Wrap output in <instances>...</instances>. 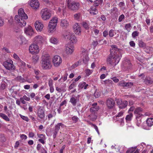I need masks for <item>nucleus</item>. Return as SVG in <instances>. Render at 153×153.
<instances>
[{"label":"nucleus","mask_w":153,"mask_h":153,"mask_svg":"<svg viewBox=\"0 0 153 153\" xmlns=\"http://www.w3.org/2000/svg\"><path fill=\"white\" fill-rule=\"evenodd\" d=\"M106 103L107 107L109 109H112L114 105L115 101L112 98H108L107 100Z\"/></svg>","instance_id":"nucleus-15"},{"label":"nucleus","mask_w":153,"mask_h":153,"mask_svg":"<svg viewBox=\"0 0 153 153\" xmlns=\"http://www.w3.org/2000/svg\"><path fill=\"white\" fill-rule=\"evenodd\" d=\"M68 39L71 41L73 43H76L77 41L76 37L73 34L71 35Z\"/></svg>","instance_id":"nucleus-29"},{"label":"nucleus","mask_w":153,"mask_h":153,"mask_svg":"<svg viewBox=\"0 0 153 153\" xmlns=\"http://www.w3.org/2000/svg\"><path fill=\"white\" fill-rule=\"evenodd\" d=\"M24 99L27 101H29L30 100V99L29 97H27L26 95H24L22 97Z\"/></svg>","instance_id":"nucleus-62"},{"label":"nucleus","mask_w":153,"mask_h":153,"mask_svg":"<svg viewBox=\"0 0 153 153\" xmlns=\"http://www.w3.org/2000/svg\"><path fill=\"white\" fill-rule=\"evenodd\" d=\"M131 25L130 23H127L125 25V28L129 32L131 29Z\"/></svg>","instance_id":"nucleus-35"},{"label":"nucleus","mask_w":153,"mask_h":153,"mask_svg":"<svg viewBox=\"0 0 153 153\" xmlns=\"http://www.w3.org/2000/svg\"><path fill=\"white\" fill-rule=\"evenodd\" d=\"M69 25L68 22L66 19H61L60 25V26L64 28H66Z\"/></svg>","instance_id":"nucleus-21"},{"label":"nucleus","mask_w":153,"mask_h":153,"mask_svg":"<svg viewBox=\"0 0 153 153\" xmlns=\"http://www.w3.org/2000/svg\"><path fill=\"white\" fill-rule=\"evenodd\" d=\"M101 83L102 84H104L105 85H107L109 84H111L113 83V82L111 80L108 79L106 80L105 81H102Z\"/></svg>","instance_id":"nucleus-37"},{"label":"nucleus","mask_w":153,"mask_h":153,"mask_svg":"<svg viewBox=\"0 0 153 153\" xmlns=\"http://www.w3.org/2000/svg\"><path fill=\"white\" fill-rule=\"evenodd\" d=\"M99 109V106H93L90 108V111L91 113H95Z\"/></svg>","instance_id":"nucleus-25"},{"label":"nucleus","mask_w":153,"mask_h":153,"mask_svg":"<svg viewBox=\"0 0 153 153\" xmlns=\"http://www.w3.org/2000/svg\"><path fill=\"white\" fill-rule=\"evenodd\" d=\"M38 137L40 138L39 139H45V136L42 134H37Z\"/></svg>","instance_id":"nucleus-58"},{"label":"nucleus","mask_w":153,"mask_h":153,"mask_svg":"<svg viewBox=\"0 0 153 153\" xmlns=\"http://www.w3.org/2000/svg\"><path fill=\"white\" fill-rule=\"evenodd\" d=\"M0 117L6 121H9L10 120L6 114L3 113H0Z\"/></svg>","instance_id":"nucleus-27"},{"label":"nucleus","mask_w":153,"mask_h":153,"mask_svg":"<svg viewBox=\"0 0 153 153\" xmlns=\"http://www.w3.org/2000/svg\"><path fill=\"white\" fill-rule=\"evenodd\" d=\"M18 12L19 16L16 15L15 16V20L21 27H24L26 24V22L25 20L27 19L28 17L22 8L19 9Z\"/></svg>","instance_id":"nucleus-2"},{"label":"nucleus","mask_w":153,"mask_h":153,"mask_svg":"<svg viewBox=\"0 0 153 153\" xmlns=\"http://www.w3.org/2000/svg\"><path fill=\"white\" fill-rule=\"evenodd\" d=\"M119 86H122V87H126V82H124L123 81L120 82L119 83Z\"/></svg>","instance_id":"nucleus-57"},{"label":"nucleus","mask_w":153,"mask_h":153,"mask_svg":"<svg viewBox=\"0 0 153 153\" xmlns=\"http://www.w3.org/2000/svg\"><path fill=\"white\" fill-rule=\"evenodd\" d=\"M103 41V39H100V40H99L98 41V42H99V43H100V45H102V44H106L107 43V42L105 40H104V41Z\"/></svg>","instance_id":"nucleus-52"},{"label":"nucleus","mask_w":153,"mask_h":153,"mask_svg":"<svg viewBox=\"0 0 153 153\" xmlns=\"http://www.w3.org/2000/svg\"><path fill=\"white\" fill-rule=\"evenodd\" d=\"M73 28L74 33L78 35H80L81 32V28L77 23H75L73 27Z\"/></svg>","instance_id":"nucleus-13"},{"label":"nucleus","mask_w":153,"mask_h":153,"mask_svg":"<svg viewBox=\"0 0 153 153\" xmlns=\"http://www.w3.org/2000/svg\"><path fill=\"white\" fill-rule=\"evenodd\" d=\"M62 59L60 56L56 55L53 57V62L55 66L57 67L59 66L62 63Z\"/></svg>","instance_id":"nucleus-11"},{"label":"nucleus","mask_w":153,"mask_h":153,"mask_svg":"<svg viewBox=\"0 0 153 153\" xmlns=\"http://www.w3.org/2000/svg\"><path fill=\"white\" fill-rule=\"evenodd\" d=\"M85 84V82H80L78 85V87L79 88V89H82V88H84V86Z\"/></svg>","instance_id":"nucleus-44"},{"label":"nucleus","mask_w":153,"mask_h":153,"mask_svg":"<svg viewBox=\"0 0 153 153\" xmlns=\"http://www.w3.org/2000/svg\"><path fill=\"white\" fill-rule=\"evenodd\" d=\"M79 96L78 95L77 97L75 95H72L71 97L69 102H70L74 106L76 105L77 102L79 101Z\"/></svg>","instance_id":"nucleus-14"},{"label":"nucleus","mask_w":153,"mask_h":153,"mask_svg":"<svg viewBox=\"0 0 153 153\" xmlns=\"http://www.w3.org/2000/svg\"><path fill=\"white\" fill-rule=\"evenodd\" d=\"M50 41L51 43L53 44H56L58 42L57 39L54 37L51 38Z\"/></svg>","instance_id":"nucleus-38"},{"label":"nucleus","mask_w":153,"mask_h":153,"mask_svg":"<svg viewBox=\"0 0 153 153\" xmlns=\"http://www.w3.org/2000/svg\"><path fill=\"white\" fill-rule=\"evenodd\" d=\"M103 36L104 37H106L108 35V33L107 30H105L103 32Z\"/></svg>","instance_id":"nucleus-59"},{"label":"nucleus","mask_w":153,"mask_h":153,"mask_svg":"<svg viewBox=\"0 0 153 153\" xmlns=\"http://www.w3.org/2000/svg\"><path fill=\"white\" fill-rule=\"evenodd\" d=\"M60 126L62 128H63L64 125L62 123H59L56 124L55 127L53 128V137L54 139L56 138L57 134L60 128Z\"/></svg>","instance_id":"nucleus-8"},{"label":"nucleus","mask_w":153,"mask_h":153,"mask_svg":"<svg viewBox=\"0 0 153 153\" xmlns=\"http://www.w3.org/2000/svg\"><path fill=\"white\" fill-rule=\"evenodd\" d=\"M16 80L21 83H23L26 81L24 78L21 76H18L17 77Z\"/></svg>","instance_id":"nucleus-31"},{"label":"nucleus","mask_w":153,"mask_h":153,"mask_svg":"<svg viewBox=\"0 0 153 153\" xmlns=\"http://www.w3.org/2000/svg\"><path fill=\"white\" fill-rule=\"evenodd\" d=\"M19 62L21 66H22L23 67H25L26 65L25 62H23L21 59L19 61Z\"/></svg>","instance_id":"nucleus-63"},{"label":"nucleus","mask_w":153,"mask_h":153,"mask_svg":"<svg viewBox=\"0 0 153 153\" xmlns=\"http://www.w3.org/2000/svg\"><path fill=\"white\" fill-rule=\"evenodd\" d=\"M13 57L15 59L18 60L19 61L21 59L19 56L15 53L13 54Z\"/></svg>","instance_id":"nucleus-56"},{"label":"nucleus","mask_w":153,"mask_h":153,"mask_svg":"<svg viewBox=\"0 0 153 153\" xmlns=\"http://www.w3.org/2000/svg\"><path fill=\"white\" fill-rule=\"evenodd\" d=\"M124 19L125 16L123 14H122L119 16L118 20L119 22H121L123 20H124Z\"/></svg>","instance_id":"nucleus-48"},{"label":"nucleus","mask_w":153,"mask_h":153,"mask_svg":"<svg viewBox=\"0 0 153 153\" xmlns=\"http://www.w3.org/2000/svg\"><path fill=\"white\" fill-rule=\"evenodd\" d=\"M90 124L91 126L93 127L95 129L98 134L99 135H100V132L99 131L98 127L95 124H93L92 123H91Z\"/></svg>","instance_id":"nucleus-41"},{"label":"nucleus","mask_w":153,"mask_h":153,"mask_svg":"<svg viewBox=\"0 0 153 153\" xmlns=\"http://www.w3.org/2000/svg\"><path fill=\"white\" fill-rule=\"evenodd\" d=\"M41 66L44 70H48L52 67L51 62L48 55H44L42 56Z\"/></svg>","instance_id":"nucleus-3"},{"label":"nucleus","mask_w":153,"mask_h":153,"mask_svg":"<svg viewBox=\"0 0 153 153\" xmlns=\"http://www.w3.org/2000/svg\"><path fill=\"white\" fill-rule=\"evenodd\" d=\"M110 13L115 16H117L119 14L118 9L116 7L113 8L110 10Z\"/></svg>","instance_id":"nucleus-23"},{"label":"nucleus","mask_w":153,"mask_h":153,"mask_svg":"<svg viewBox=\"0 0 153 153\" xmlns=\"http://www.w3.org/2000/svg\"><path fill=\"white\" fill-rule=\"evenodd\" d=\"M21 117L23 120L28 122L29 121V119L27 117H25L22 115H20Z\"/></svg>","instance_id":"nucleus-53"},{"label":"nucleus","mask_w":153,"mask_h":153,"mask_svg":"<svg viewBox=\"0 0 153 153\" xmlns=\"http://www.w3.org/2000/svg\"><path fill=\"white\" fill-rule=\"evenodd\" d=\"M34 72L36 75H40L41 72L38 70L35 69L34 70Z\"/></svg>","instance_id":"nucleus-54"},{"label":"nucleus","mask_w":153,"mask_h":153,"mask_svg":"<svg viewBox=\"0 0 153 153\" xmlns=\"http://www.w3.org/2000/svg\"><path fill=\"white\" fill-rule=\"evenodd\" d=\"M117 103L119 108L122 109L126 108L128 104V102L127 101L122 100H117Z\"/></svg>","instance_id":"nucleus-12"},{"label":"nucleus","mask_w":153,"mask_h":153,"mask_svg":"<svg viewBox=\"0 0 153 153\" xmlns=\"http://www.w3.org/2000/svg\"><path fill=\"white\" fill-rule=\"evenodd\" d=\"M80 14L79 13H78L76 14H75L74 15V18L75 19L78 20L80 17Z\"/></svg>","instance_id":"nucleus-46"},{"label":"nucleus","mask_w":153,"mask_h":153,"mask_svg":"<svg viewBox=\"0 0 153 153\" xmlns=\"http://www.w3.org/2000/svg\"><path fill=\"white\" fill-rule=\"evenodd\" d=\"M133 114L132 113H130L126 116L125 119L127 122H128L131 120Z\"/></svg>","instance_id":"nucleus-26"},{"label":"nucleus","mask_w":153,"mask_h":153,"mask_svg":"<svg viewBox=\"0 0 153 153\" xmlns=\"http://www.w3.org/2000/svg\"><path fill=\"white\" fill-rule=\"evenodd\" d=\"M68 8L72 10H75L78 9L79 7V4L78 2L74 1L71 2V0H66Z\"/></svg>","instance_id":"nucleus-5"},{"label":"nucleus","mask_w":153,"mask_h":153,"mask_svg":"<svg viewBox=\"0 0 153 153\" xmlns=\"http://www.w3.org/2000/svg\"><path fill=\"white\" fill-rule=\"evenodd\" d=\"M74 47L72 45H68L66 46L65 51L68 55H71L74 51Z\"/></svg>","instance_id":"nucleus-18"},{"label":"nucleus","mask_w":153,"mask_h":153,"mask_svg":"<svg viewBox=\"0 0 153 153\" xmlns=\"http://www.w3.org/2000/svg\"><path fill=\"white\" fill-rule=\"evenodd\" d=\"M29 50L32 54L37 53L39 51L38 46L35 44H32L29 46Z\"/></svg>","instance_id":"nucleus-10"},{"label":"nucleus","mask_w":153,"mask_h":153,"mask_svg":"<svg viewBox=\"0 0 153 153\" xmlns=\"http://www.w3.org/2000/svg\"><path fill=\"white\" fill-rule=\"evenodd\" d=\"M88 60L89 57L87 56V53H85V56L83 59V62L85 63Z\"/></svg>","instance_id":"nucleus-45"},{"label":"nucleus","mask_w":153,"mask_h":153,"mask_svg":"<svg viewBox=\"0 0 153 153\" xmlns=\"http://www.w3.org/2000/svg\"><path fill=\"white\" fill-rule=\"evenodd\" d=\"M76 85V82H73L69 86V89L70 90L72 89Z\"/></svg>","instance_id":"nucleus-50"},{"label":"nucleus","mask_w":153,"mask_h":153,"mask_svg":"<svg viewBox=\"0 0 153 153\" xmlns=\"http://www.w3.org/2000/svg\"><path fill=\"white\" fill-rule=\"evenodd\" d=\"M111 47L112 49L110 50L111 53L107 59V61L110 64H114L116 65L119 62L122 54L121 50L118 48L116 45H112Z\"/></svg>","instance_id":"nucleus-1"},{"label":"nucleus","mask_w":153,"mask_h":153,"mask_svg":"<svg viewBox=\"0 0 153 153\" xmlns=\"http://www.w3.org/2000/svg\"><path fill=\"white\" fill-rule=\"evenodd\" d=\"M98 41H94L92 43V45L95 47L98 44Z\"/></svg>","instance_id":"nucleus-60"},{"label":"nucleus","mask_w":153,"mask_h":153,"mask_svg":"<svg viewBox=\"0 0 153 153\" xmlns=\"http://www.w3.org/2000/svg\"><path fill=\"white\" fill-rule=\"evenodd\" d=\"M58 21V18L56 17H53L50 21L48 25V29L50 32H52L55 28Z\"/></svg>","instance_id":"nucleus-6"},{"label":"nucleus","mask_w":153,"mask_h":153,"mask_svg":"<svg viewBox=\"0 0 153 153\" xmlns=\"http://www.w3.org/2000/svg\"><path fill=\"white\" fill-rule=\"evenodd\" d=\"M71 35L69 30H65L63 33V36L65 39H68Z\"/></svg>","instance_id":"nucleus-22"},{"label":"nucleus","mask_w":153,"mask_h":153,"mask_svg":"<svg viewBox=\"0 0 153 153\" xmlns=\"http://www.w3.org/2000/svg\"><path fill=\"white\" fill-rule=\"evenodd\" d=\"M3 65L5 68L8 70L13 71L15 69V67L11 60H7L3 63Z\"/></svg>","instance_id":"nucleus-7"},{"label":"nucleus","mask_w":153,"mask_h":153,"mask_svg":"<svg viewBox=\"0 0 153 153\" xmlns=\"http://www.w3.org/2000/svg\"><path fill=\"white\" fill-rule=\"evenodd\" d=\"M88 117L92 120H94L96 119L97 118V116L95 114V113H92L88 116Z\"/></svg>","instance_id":"nucleus-36"},{"label":"nucleus","mask_w":153,"mask_h":153,"mask_svg":"<svg viewBox=\"0 0 153 153\" xmlns=\"http://www.w3.org/2000/svg\"><path fill=\"white\" fill-rule=\"evenodd\" d=\"M25 32L27 35L29 36H32L34 33L33 30L30 26H29L27 28H25Z\"/></svg>","instance_id":"nucleus-19"},{"label":"nucleus","mask_w":153,"mask_h":153,"mask_svg":"<svg viewBox=\"0 0 153 153\" xmlns=\"http://www.w3.org/2000/svg\"><path fill=\"white\" fill-rule=\"evenodd\" d=\"M81 62V61H79L76 63H75L74 64L72 65L71 66V67L73 68H76V67H77L79 65V64H80Z\"/></svg>","instance_id":"nucleus-40"},{"label":"nucleus","mask_w":153,"mask_h":153,"mask_svg":"<svg viewBox=\"0 0 153 153\" xmlns=\"http://www.w3.org/2000/svg\"><path fill=\"white\" fill-rule=\"evenodd\" d=\"M91 10L90 11V13L91 14L94 15L98 13L95 7H91Z\"/></svg>","instance_id":"nucleus-34"},{"label":"nucleus","mask_w":153,"mask_h":153,"mask_svg":"<svg viewBox=\"0 0 153 153\" xmlns=\"http://www.w3.org/2000/svg\"><path fill=\"white\" fill-rule=\"evenodd\" d=\"M35 26L37 30L41 31L43 29V25L42 22L38 21L35 23Z\"/></svg>","instance_id":"nucleus-16"},{"label":"nucleus","mask_w":153,"mask_h":153,"mask_svg":"<svg viewBox=\"0 0 153 153\" xmlns=\"http://www.w3.org/2000/svg\"><path fill=\"white\" fill-rule=\"evenodd\" d=\"M30 5L33 8L36 9L39 7V4L37 0H32L30 2Z\"/></svg>","instance_id":"nucleus-17"},{"label":"nucleus","mask_w":153,"mask_h":153,"mask_svg":"<svg viewBox=\"0 0 153 153\" xmlns=\"http://www.w3.org/2000/svg\"><path fill=\"white\" fill-rule=\"evenodd\" d=\"M139 46L140 47L145 48L146 47V44L142 40H140L138 42Z\"/></svg>","instance_id":"nucleus-32"},{"label":"nucleus","mask_w":153,"mask_h":153,"mask_svg":"<svg viewBox=\"0 0 153 153\" xmlns=\"http://www.w3.org/2000/svg\"><path fill=\"white\" fill-rule=\"evenodd\" d=\"M124 113V111H120L118 113L117 115L116 116V117H121L123 115Z\"/></svg>","instance_id":"nucleus-55"},{"label":"nucleus","mask_w":153,"mask_h":153,"mask_svg":"<svg viewBox=\"0 0 153 153\" xmlns=\"http://www.w3.org/2000/svg\"><path fill=\"white\" fill-rule=\"evenodd\" d=\"M146 124L149 126H151L153 125V118H148L146 121Z\"/></svg>","instance_id":"nucleus-24"},{"label":"nucleus","mask_w":153,"mask_h":153,"mask_svg":"<svg viewBox=\"0 0 153 153\" xmlns=\"http://www.w3.org/2000/svg\"><path fill=\"white\" fill-rule=\"evenodd\" d=\"M37 116L42 119H44L45 117V114L44 110L41 108H39L37 112Z\"/></svg>","instance_id":"nucleus-20"},{"label":"nucleus","mask_w":153,"mask_h":153,"mask_svg":"<svg viewBox=\"0 0 153 153\" xmlns=\"http://www.w3.org/2000/svg\"><path fill=\"white\" fill-rule=\"evenodd\" d=\"M93 72L92 70H90L89 69H87L85 71V74L87 76H88L90 75Z\"/></svg>","instance_id":"nucleus-43"},{"label":"nucleus","mask_w":153,"mask_h":153,"mask_svg":"<svg viewBox=\"0 0 153 153\" xmlns=\"http://www.w3.org/2000/svg\"><path fill=\"white\" fill-rule=\"evenodd\" d=\"M83 27L86 29L88 30L89 28L90 24L88 22H83L82 23Z\"/></svg>","instance_id":"nucleus-28"},{"label":"nucleus","mask_w":153,"mask_h":153,"mask_svg":"<svg viewBox=\"0 0 153 153\" xmlns=\"http://www.w3.org/2000/svg\"><path fill=\"white\" fill-rule=\"evenodd\" d=\"M41 14L42 18L44 20L49 19L51 16L50 10L47 8L42 9L41 11Z\"/></svg>","instance_id":"nucleus-4"},{"label":"nucleus","mask_w":153,"mask_h":153,"mask_svg":"<svg viewBox=\"0 0 153 153\" xmlns=\"http://www.w3.org/2000/svg\"><path fill=\"white\" fill-rule=\"evenodd\" d=\"M114 31L113 29H111L110 30L108 33V34L110 37H112L114 36Z\"/></svg>","instance_id":"nucleus-47"},{"label":"nucleus","mask_w":153,"mask_h":153,"mask_svg":"<svg viewBox=\"0 0 153 153\" xmlns=\"http://www.w3.org/2000/svg\"><path fill=\"white\" fill-rule=\"evenodd\" d=\"M45 37L41 35H38L34 38V41L38 45H41L45 41Z\"/></svg>","instance_id":"nucleus-9"},{"label":"nucleus","mask_w":153,"mask_h":153,"mask_svg":"<svg viewBox=\"0 0 153 153\" xmlns=\"http://www.w3.org/2000/svg\"><path fill=\"white\" fill-rule=\"evenodd\" d=\"M142 111V108L140 107H138L134 111V113L135 114H139Z\"/></svg>","instance_id":"nucleus-39"},{"label":"nucleus","mask_w":153,"mask_h":153,"mask_svg":"<svg viewBox=\"0 0 153 153\" xmlns=\"http://www.w3.org/2000/svg\"><path fill=\"white\" fill-rule=\"evenodd\" d=\"M136 148H132L128 149L126 152V153H132L135 150Z\"/></svg>","instance_id":"nucleus-49"},{"label":"nucleus","mask_w":153,"mask_h":153,"mask_svg":"<svg viewBox=\"0 0 153 153\" xmlns=\"http://www.w3.org/2000/svg\"><path fill=\"white\" fill-rule=\"evenodd\" d=\"M139 33L137 31H136L133 32L132 34V36L133 38H135L136 36H138Z\"/></svg>","instance_id":"nucleus-42"},{"label":"nucleus","mask_w":153,"mask_h":153,"mask_svg":"<svg viewBox=\"0 0 153 153\" xmlns=\"http://www.w3.org/2000/svg\"><path fill=\"white\" fill-rule=\"evenodd\" d=\"M20 137L22 140H26L27 138V136L24 134H22L20 135Z\"/></svg>","instance_id":"nucleus-61"},{"label":"nucleus","mask_w":153,"mask_h":153,"mask_svg":"<svg viewBox=\"0 0 153 153\" xmlns=\"http://www.w3.org/2000/svg\"><path fill=\"white\" fill-rule=\"evenodd\" d=\"M126 86L127 87H131L133 85V83L131 82H126Z\"/></svg>","instance_id":"nucleus-64"},{"label":"nucleus","mask_w":153,"mask_h":153,"mask_svg":"<svg viewBox=\"0 0 153 153\" xmlns=\"http://www.w3.org/2000/svg\"><path fill=\"white\" fill-rule=\"evenodd\" d=\"M39 57L38 55H34L33 56L32 60L34 64L36 63L39 61Z\"/></svg>","instance_id":"nucleus-30"},{"label":"nucleus","mask_w":153,"mask_h":153,"mask_svg":"<svg viewBox=\"0 0 153 153\" xmlns=\"http://www.w3.org/2000/svg\"><path fill=\"white\" fill-rule=\"evenodd\" d=\"M5 137L4 135H0V140L1 141L4 142L5 141Z\"/></svg>","instance_id":"nucleus-51"},{"label":"nucleus","mask_w":153,"mask_h":153,"mask_svg":"<svg viewBox=\"0 0 153 153\" xmlns=\"http://www.w3.org/2000/svg\"><path fill=\"white\" fill-rule=\"evenodd\" d=\"M56 89L59 93H60L62 91L64 92L66 91L65 88L62 87L60 88L57 87H56Z\"/></svg>","instance_id":"nucleus-33"}]
</instances>
